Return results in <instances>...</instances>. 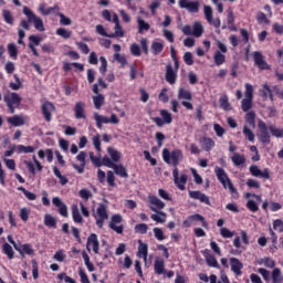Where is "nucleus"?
I'll list each match as a JSON object with an SVG mask.
<instances>
[{
  "label": "nucleus",
  "mask_w": 283,
  "mask_h": 283,
  "mask_svg": "<svg viewBox=\"0 0 283 283\" xmlns=\"http://www.w3.org/2000/svg\"><path fill=\"white\" fill-rule=\"evenodd\" d=\"M148 200H149V205H153L154 207L150 206V209L157 213V214H151L150 218L151 220H154V222H159L160 224H165L166 219H167V213L163 212V211H158L163 210V208L165 207V202H163V200L158 199V197L150 195L148 196Z\"/></svg>",
  "instance_id": "1"
},
{
  "label": "nucleus",
  "mask_w": 283,
  "mask_h": 283,
  "mask_svg": "<svg viewBox=\"0 0 283 283\" xmlns=\"http://www.w3.org/2000/svg\"><path fill=\"white\" fill-rule=\"evenodd\" d=\"M161 156L164 163H166V165H172L175 169H178V166L180 165V163H182L185 158V154H182V150L180 148H176L171 151L168 148H164Z\"/></svg>",
  "instance_id": "2"
},
{
  "label": "nucleus",
  "mask_w": 283,
  "mask_h": 283,
  "mask_svg": "<svg viewBox=\"0 0 283 283\" xmlns=\"http://www.w3.org/2000/svg\"><path fill=\"white\" fill-rule=\"evenodd\" d=\"M214 174L217 176V180L222 185L223 189H229L232 196H238V189L233 186L231 178L223 168L216 167Z\"/></svg>",
  "instance_id": "3"
},
{
  "label": "nucleus",
  "mask_w": 283,
  "mask_h": 283,
  "mask_svg": "<svg viewBox=\"0 0 283 283\" xmlns=\"http://www.w3.org/2000/svg\"><path fill=\"white\" fill-rule=\"evenodd\" d=\"M23 14L28 18L29 23H33L38 32H45V24H43V19L39 18L30 8L23 7Z\"/></svg>",
  "instance_id": "4"
},
{
  "label": "nucleus",
  "mask_w": 283,
  "mask_h": 283,
  "mask_svg": "<svg viewBox=\"0 0 283 283\" xmlns=\"http://www.w3.org/2000/svg\"><path fill=\"white\" fill-rule=\"evenodd\" d=\"M259 133L256 134L258 139L262 145H271V133H269V127L264 120H259L258 123Z\"/></svg>",
  "instance_id": "5"
},
{
  "label": "nucleus",
  "mask_w": 283,
  "mask_h": 283,
  "mask_svg": "<svg viewBox=\"0 0 283 283\" xmlns=\"http://www.w3.org/2000/svg\"><path fill=\"white\" fill-rule=\"evenodd\" d=\"M3 101L10 112V114H14L15 107H19L21 105V96H19L17 93H8L3 96Z\"/></svg>",
  "instance_id": "6"
},
{
  "label": "nucleus",
  "mask_w": 283,
  "mask_h": 283,
  "mask_svg": "<svg viewBox=\"0 0 283 283\" xmlns=\"http://www.w3.org/2000/svg\"><path fill=\"white\" fill-rule=\"evenodd\" d=\"M178 6L181 10L190 12V14H198V12H200L199 1L178 0Z\"/></svg>",
  "instance_id": "7"
},
{
  "label": "nucleus",
  "mask_w": 283,
  "mask_h": 283,
  "mask_svg": "<svg viewBox=\"0 0 283 283\" xmlns=\"http://www.w3.org/2000/svg\"><path fill=\"white\" fill-rule=\"evenodd\" d=\"M161 117H153L151 120L157 125V127H164L165 125H171L174 123V117L171 113L167 109L160 111Z\"/></svg>",
  "instance_id": "8"
},
{
  "label": "nucleus",
  "mask_w": 283,
  "mask_h": 283,
  "mask_svg": "<svg viewBox=\"0 0 283 283\" xmlns=\"http://www.w3.org/2000/svg\"><path fill=\"white\" fill-rule=\"evenodd\" d=\"M41 112L44 120L46 123H52V114L56 112V106H54V103L45 101L41 106Z\"/></svg>",
  "instance_id": "9"
},
{
  "label": "nucleus",
  "mask_w": 283,
  "mask_h": 283,
  "mask_svg": "<svg viewBox=\"0 0 283 283\" xmlns=\"http://www.w3.org/2000/svg\"><path fill=\"white\" fill-rule=\"evenodd\" d=\"M97 219H96V227L98 229H103V224H105V220H108L109 214L107 213V206L105 203H99L96 210Z\"/></svg>",
  "instance_id": "10"
},
{
  "label": "nucleus",
  "mask_w": 283,
  "mask_h": 283,
  "mask_svg": "<svg viewBox=\"0 0 283 283\" xmlns=\"http://www.w3.org/2000/svg\"><path fill=\"white\" fill-rule=\"evenodd\" d=\"M188 196L192 200H199V202H201L202 205H207L208 207H211V200L209 199V196H207L200 190H189Z\"/></svg>",
  "instance_id": "11"
},
{
  "label": "nucleus",
  "mask_w": 283,
  "mask_h": 283,
  "mask_svg": "<svg viewBox=\"0 0 283 283\" xmlns=\"http://www.w3.org/2000/svg\"><path fill=\"white\" fill-rule=\"evenodd\" d=\"M251 176L254 178H264V180H271V172L269 168H264L263 171L256 165H252L249 168Z\"/></svg>",
  "instance_id": "12"
},
{
  "label": "nucleus",
  "mask_w": 283,
  "mask_h": 283,
  "mask_svg": "<svg viewBox=\"0 0 283 283\" xmlns=\"http://www.w3.org/2000/svg\"><path fill=\"white\" fill-rule=\"evenodd\" d=\"M172 178H174V182H175L177 189H179L180 191H185V189H186L185 185H187V175L182 174L179 177L178 168H175L172 170Z\"/></svg>",
  "instance_id": "13"
},
{
  "label": "nucleus",
  "mask_w": 283,
  "mask_h": 283,
  "mask_svg": "<svg viewBox=\"0 0 283 283\" xmlns=\"http://www.w3.org/2000/svg\"><path fill=\"white\" fill-rule=\"evenodd\" d=\"M90 247H92L95 255H98L101 251V243L98 242V235H96V233H91L90 237L87 238L86 249L88 252L92 251Z\"/></svg>",
  "instance_id": "14"
},
{
  "label": "nucleus",
  "mask_w": 283,
  "mask_h": 283,
  "mask_svg": "<svg viewBox=\"0 0 283 283\" xmlns=\"http://www.w3.org/2000/svg\"><path fill=\"white\" fill-rule=\"evenodd\" d=\"M123 222V216L120 214H113L111 218V222L108 224L109 229H112V231H115V233H123V231L125 230L124 226H116V224H120Z\"/></svg>",
  "instance_id": "15"
},
{
  "label": "nucleus",
  "mask_w": 283,
  "mask_h": 283,
  "mask_svg": "<svg viewBox=\"0 0 283 283\" xmlns=\"http://www.w3.org/2000/svg\"><path fill=\"white\" fill-rule=\"evenodd\" d=\"M253 61L259 70H271V65L264 61V55H262V52L255 51L253 53Z\"/></svg>",
  "instance_id": "16"
},
{
  "label": "nucleus",
  "mask_w": 283,
  "mask_h": 283,
  "mask_svg": "<svg viewBox=\"0 0 283 283\" xmlns=\"http://www.w3.org/2000/svg\"><path fill=\"white\" fill-rule=\"evenodd\" d=\"M230 266H231L232 273H234V275L237 277L242 276V269H244V263H242L240 261V259H238V258H230Z\"/></svg>",
  "instance_id": "17"
},
{
  "label": "nucleus",
  "mask_w": 283,
  "mask_h": 283,
  "mask_svg": "<svg viewBox=\"0 0 283 283\" xmlns=\"http://www.w3.org/2000/svg\"><path fill=\"white\" fill-rule=\"evenodd\" d=\"M165 78L169 85H176V81H178V72L174 70L171 64L166 66V75Z\"/></svg>",
  "instance_id": "18"
},
{
  "label": "nucleus",
  "mask_w": 283,
  "mask_h": 283,
  "mask_svg": "<svg viewBox=\"0 0 283 283\" xmlns=\"http://www.w3.org/2000/svg\"><path fill=\"white\" fill-rule=\"evenodd\" d=\"M85 158H87V153L85 151H80V154L76 156V160L81 164H73V169H76L77 174L85 172Z\"/></svg>",
  "instance_id": "19"
},
{
  "label": "nucleus",
  "mask_w": 283,
  "mask_h": 283,
  "mask_svg": "<svg viewBox=\"0 0 283 283\" xmlns=\"http://www.w3.org/2000/svg\"><path fill=\"white\" fill-rule=\"evenodd\" d=\"M259 96L263 101H273V90H271V86L269 84H263L262 87L259 90Z\"/></svg>",
  "instance_id": "20"
},
{
  "label": "nucleus",
  "mask_w": 283,
  "mask_h": 283,
  "mask_svg": "<svg viewBox=\"0 0 283 283\" xmlns=\"http://www.w3.org/2000/svg\"><path fill=\"white\" fill-rule=\"evenodd\" d=\"M74 113H75V118L77 120H81V118H87V116L85 115V103L77 102L74 106Z\"/></svg>",
  "instance_id": "21"
},
{
  "label": "nucleus",
  "mask_w": 283,
  "mask_h": 283,
  "mask_svg": "<svg viewBox=\"0 0 283 283\" xmlns=\"http://www.w3.org/2000/svg\"><path fill=\"white\" fill-rule=\"evenodd\" d=\"M7 123L13 127H21L25 125V119L21 115H13L12 117H8Z\"/></svg>",
  "instance_id": "22"
},
{
  "label": "nucleus",
  "mask_w": 283,
  "mask_h": 283,
  "mask_svg": "<svg viewBox=\"0 0 283 283\" xmlns=\"http://www.w3.org/2000/svg\"><path fill=\"white\" fill-rule=\"evenodd\" d=\"M200 143L205 151H211L216 147V142L211 137H201Z\"/></svg>",
  "instance_id": "23"
},
{
  "label": "nucleus",
  "mask_w": 283,
  "mask_h": 283,
  "mask_svg": "<svg viewBox=\"0 0 283 283\" xmlns=\"http://www.w3.org/2000/svg\"><path fill=\"white\" fill-rule=\"evenodd\" d=\"M71 211H72L73 222H75V224H83V216H81V211L78 210V206L73 205L71 207Z\"/></svg>",
  "instance_id": "24"
},
{
  "label": "nucleus",
  "mask_w": 283,
  "mask_h": 283,
  "mask_svg": "<svg viewBox=\"0 0 283 283\" xmlns=\"http://www.w3.org/2000/svg\"><path fill=\"white\" fill-rule=\"evenodd\" d=\"M177 98L179 101H193V95L191 94V91L179 87Z\"/></svg>",
  "instance_id": "25"
},
{
  "label": "nucleus",
  "mask_w": 283,
  "mask_h": 283,
  "mask_svg": "<svg viewBox=\"0 0 283 283\" xmlns=\"http://www.w3.org/2000/svg\"><path fill=\"white\" fill-rule=\"evenodd\" d=\"M94 119H95L97 129H103V125H108L109 123L108 117L99 115L98 113H94Z\"/></svg>",
  "instance_id": "26"
},
{
  "label": "nucleus",
  "mask_w": 283,
  "mask_h": 283,
  "mask_svg": "<svg viewBox=\"0 0 283 283\" xmlns=\"http://www.w3.org/2000/svg\"><path fill=\"white\" fill-rule=\"evenodd\" d=\"M231 160L234 167H242V165L247 163V157H244V155H240V153H234V155L231 157Z\"/></svg>",
  "instance_id": "27"
},
{
  "label": "nucleus",
  "mask_w": 283,
  "mask_h": 283,
  "mask_svg": "<svg viewBox=\"0 0 283 283\" xmlns=\"http://www.w3.org/2000/svg\"><path fill=\"white\" fill-rule=\"evenodd\" d=\"M113 169L116 176H119L120 178H129V174H127V168H125V166L120 164L119 165L115 164V166H113Z\"/></svg>",
  "instance_id": "28"
},
{
  "label": "nucleus",
  "mask_w": 283,
  "mask_h": 283,
  "mask_svg": "<svg viewBox=\"0 0 283 283\" xmlns=\"http://www.w3.org/2000/svg\"><path fill=\"white\" fill-rule=\"evenodd\" d=\"M139 242V247H138V252L137 255L138 258H144V260H147V255L149 253V248L147 245V243H143V241H138Z\"/></svg>",
  "instance_id": "29"
},
{
  "label": "nucleus",
  "mask_w": 283,
  "mask_h": 283,
  "mask_svg": "<svg viewBox=\"0 0 283 283\" xmlns=\"http://www.w3.org/2000/svg\"><path fill=\"white\" fill-rule=\"evenodd\" d=\"M82 258L84 260V264L87 271H90V273H94L95 268H94V263H92V261L90 260V254H87L86 251H82Z\"/></svg>",
  "instance_id": "30"
},
{
  "label": "nucleus",
  "mask_w": 283,
  "mask_h": 283,
  "mask_svg": "<svg viewBox=\"0 0 283 283\" xmlns=\"http://www.w3.org/2000/svg\"><path fill=\"white\" fill-rule=\"evenodd\" d=\"M154 266H155V273H156L157 275H163V273H166V271H165V260H163V259H157V260L155 261Z\"/></svg>",
  "instance_id": "31"
},
{
  "label": "nucleus",
  "mask_w": 283,
  "mask_h": 283,
  "mask_svg": "<svg viewBox=\"0 0 283 283\" xmlns=\"http://www.w3.org/2000/svg\"><path fill=\"white\" fill-rule=\"evenodd\" d=\"M93 103L95 109H101L105 105V96L98 93L96 96H93Z\"/></svg>",
  "instance_id": "32"
},
{
  "label": "nucleus",
  "mask_w": 283,
  "mask_h": 283,
  "mask_svg": "<svg viewBox=\"0 0 283 283\" xmlns=\"http://www.w3.org/2000/svg\"><path fill=\"white\" fill-rule=\"evenodd\" d=\"M137 23H138V33L139 34H143V32L149 31V29L151 28V25H149V23H147L140 17L137 18Z\"/></svg>",
  "instance_id": "33"
},
{
  "label": "nucleus",
  "mask_w": 283,
  "mask_h": 283,
  "mask_svg": "<svg viewBox=\"0 0 283 283\" xmlns=\"http://www.w3.org/2000/svg\"><path fill=\"white\" fill-rule=\"evenodd\" d=\"M107 154L113 163H118V160H120V151L116 150L114 147H108Z\"/></svg>",
  "instance_id": "34"
},
{
  "label": "nucleus",
  "mask_w": 283,
  "mask_h": 283,
  "mask_svg": "<svg viewBox=\"0 0 283 283\" xmlns=\"http://www.w3.org/2000/svg\"><path fill=\"white\" fill-rule=\"evenodd\" d=\"M190 220H192V222H201L203 229H207L209 227L207 219H205L200 213L191 214Z\"/></svg>",
  "instance_id": "35"
},
{
  "label": "nucleus",
  "mask_w": 283,
  "mask_h": 283,
  "mask_svg": "<svg viewBox=\"0 0 283 283\" xmlns=\"http://www.w3.org/2000/svg\"><path fill=\"white\" fill-rule=\"evenodd\" d=\"M2 253H4V255L8 256L9 260L14 259V250L12 249V245H10V243H3Z\"/></svg>",
  "instance_id": "36"
},
{
  "label": "nucleus",
  "mask_w": 283,
  "mask_h": 283,
  "mask_svg": "<svg viewBox=\"0 0 283 283\" xmlns=\"http://www.w3.org/2000/svg\"><path fill=\"white\" fill-rule=\"evenodd\" d=\"M219 103H220V107H221V109H223V112H231V109H232L231 103H229V97L227 95L220 97Z\"/></svg>",
  "instance_id": "37"
},
{
  "label": "nucleus",
  "mask_w": 283,
  "mask_h": 283,
  "mask_svg": "<svg viewBox=\"0 0 283 283\" xmlns=\"http://www.w3.org/2000/svg\"><path fill=\"white\" fill-rule=\"evenodd\" d=\"M20 249L22 251V254H20L22 258H25V254L34 255V249H32V244L30 243L22 244Z\"/></svg>",
  "instance_id": "38"
},
{
  "label": "nucleus",
  "mask_w": 283,
  "mask_h": 283,
  "mask_svg": "<svg viewBox=\"0 0 283 283\" xmlns=\"http://www.w3.org/2000/svg\"><path fill=\"white\" fill-rule=\"evenodd\" d=\"M272 281H273V283H282L283 282L282 270H280V268H275L272 271Z\"/></svg>",
  "instance_id": "39"
},
{
  "label": "nucleus",
  "mask_w": 283,
  "mask_h": 283,
  "mask_svg": "<svg viewBox=\"0 0 283 283\" xmlns=\"http://www.w3.org/2000/svg\"><path fill=\"white\" fill-rule=\"evenodd\" d=\"M242 112H249L253 108V99L244 97L241 101Z\"/></svg>",
  "instance_id": "40"
},
{
  "label": "nucleus",
  "mask_w": 283,
  "mask_h": 283,
  "mask_svg": "<svg viewBox=\"0 0 283 283\" xmlns=\"http://www.w3.org/2000/svg\"><path fill=\"white\" fill-rule=\"evenodd\" d=\"M245 123L250 126V127H255V112L250 111L245 114Z\"/></svg>",
  "instance_id": "41"
},
{
  "label": "nucleus",
  "mask_w": 283,
  "mask_h": 283,
  "mask_svg": "<svg viewBox=\"0 0 283 283\" xmlns=\"http://www.w3.org/2000/svg\"><path fill=\"white\" fill-rule=\"evenodd\" d=\"M202 32H205L202 24L200 22H195L192 27V36H202Z\"/></svg>",
  "instance_id": "42"
},
{
  "label": "nucleus",
  "mask_w": 283,
  "mask_h": 283,
  "mask_svg": "<svg viewBox=\"0 0 283 283\" xmlns=\"http://www.w3.org/2000/svg\"><path fill=\"white\" fill-rule=\"evenodd\" d=\"M116 36H119V39H123V36H125V31H123V27L120 24H115V32L111 33V35H108V39H116Z\"/></svg>",
  "instance_id": "43"
},
{
  "label": "nucleus",
  "mask_w": 283,
  "mask_h": 283,
  "mask_svg": "<svg viewBox=\"0 0 283 283\" xmlns=\"http://www.w3.org/2000/svg\"><path fill=\"white\" fill-rule=\"evenodd\" d=\"M243 135L245 136V138H248V140L250 143H254L255 142V134L247 125L243 126Z\"/></svg>",
  "instance_id": "44"
},
{
  "label": "nucleus",
  "mask_w": 283,
  "mask_h": 283,
  "mask_svg": "<svg viewBox=\"0 0 283 283\" xmlns=\"http://www.w3.org/2000/svg\"><path fill=\"white\" fill-rule=\"evenodd\" d=\"M151 50L153 54L155 56H158V54L163 53V50H165V45L160 42H153Z\"/></svg>",
  "instance_id": "45"
},
{
  "label": "nucleus",
  "mask_w": 283,
  "mask_h": 283,
  "mask_svg": "<svg viewBox=\"0 0 283 283\" xmlns=\"http://www.w3.org/2000/svg\"><path fill=\"white\" fill-rule=\"evenodd\" d=\"M17 153L18 154H34V147L33 146L18 145L17 146Z\"/></svg>",
  "instance_id": "46"
},
{
  "label": "nucleus",
  "mask_w": 283,
  "mask_h": 283,
  "mask_svg": "<svg viewBox=\"0 0 283 283\" xmlns=\"http://www.w3.org/2000/svg\"><path fill=\"white\" fill-rule=\"evenodd\" d=\"M247 209L251 211L252 213H258L260 211V207L253 199H249L245 205Z\"/></svg>",
  "instance_id": "47"
},
{
  "label": "nucleus",
  "mask_w": 283,
  "mask_h": 283,
  "mask_svg": "<svg viewBox=\"0 0 283 283\" xmlns=\"http://www.w3.org/2000/svg\"><path fill=\"white\" fill-rule=\"evenodd\" d=\"M269 130L274 138H283V128H277L274 125L269 126Z\"/></svg>",
  "instance_id": "48"
},
{
  "label": "nucleus",
  "mask_w": 283,
  "mask_h": 283,
  "mask_svg": "<svg viewBox=\"0 0 283 283\" xmlns=\"http://www.w3.org/2000/svg\"><path fill=\"white\" fill-rule=\"evenodd\" d=\"M44 224L45 227H52L53 229H56V219L52 217V214H45Z\"/></svg>",
  "instance_id": "49"
},
{
  "label": "nucleus",
  "mask_w": 283,
  "mask_h": 283,
  "mask_svg": "<svg viewBox=\"0 0 283 283\" xmlns=\"http://www.w3.org/2000/svg\"><path fill=\"white\" fill-rule=\"evenodd\" d=\"M135 233H140V235H145L147 231H149V227L146 223H138L134 228Z\"/></svg>",
  "instance_id": "50"
},
{
  "label": "nucleus",
  "mask_w": 283,
  "mask_h": 283,
  "mask_svg": "<svg viewBox=\"0 0 283 283\" xmlns=\"http://www.w3.org/2000/svg\"><path fill=\"white\" fill-rule=\"evenodd\" d=\"M98 87H102L103 90H107V83H105V81L103 80V77H99L97 80V84L93 85V92L94 94H98L99 90Z\"/></svg>",
  "instance_id": "51"
},
{
  "label": "nucleus",
  "mask_w": 283,
  "mask_h": 283,
  "mask_svg": "<svg viewBox=\"0 0 283 283\" xmlns=\"http://www.w3.org/2000/svg\"><path fill=\"white\" fill-rule=\"evenodd\" d=\"M2 17H3L6 23H8L9 25L14 24V17H12V12H10V10H3Z\"/></svg>",
  "instance_id": "52"
},
{
  "label": "nucleus",
  "mask_w": 283,
  "mask_h": 283,
  "mask_svg": "<svg viewBox=\"0 0 283 283\" xmlns=\"http://www.w3.org/2000/svg\"><path fill=\"white\" fill-rule=\"evenodd\" d=\"M8 52L11 59H17V56H19V50H17V44L14 43L8 44Z\"/></svg>",
  "instance_id": "53"
},
{
  "label": "nucleus",
  "mask_w": 283,
  "mask_h": 283,
  "mask_svg": "<svg viewBox=\"0 0 283 283\" xmlns=\"http://www.w3.org/2000/svg\"><path fill=\"white\" fill-rule=\"evenodd\" d=\"M206 262L208 266H211L212 269H220V264H218V260L213 255H208Z\"/></svg>",
  "instance_id": "54"
},
{
  "label": "nucleus",
  "mask_w": 283,
  "mask_h": 283,
  "mask_svg": "<svg viewBox=\"0 0 283 283\" xmlns=\"http://www.w3.org/2000/svg\"><path fill=\"white\" fill-rule=\"evenodd\" d=\"M106 180L108 187H116V176H114V171L108 170L106 174Z\"/></svg>",
  "instance_id": "55"
},
{
  "label": "nucleus",
  "mask_w": 283,
  "mask_h": 283,
  "mask_svg": "<svg viewBox=\"0 0 283 283\" xmlns=\"http://www.w3.org/2000/svg\"><path fill=\"white\" fill-rule=\"evenodd\" d=\"M256 21L261 25L262 23H264L265 25H269V23H271V20H269V18H266V14L262 11L256 14Z\"/></svg>",
  "instance_id": "56"
},
{
  "label": "nucleus",
  "mask_w": 283,
  "mask_h": 283,
  "mask_svg": "<svg viewBox=\"0 0 283 283\" xmlns=\"http://www.w3.org/2000/svg\"><path fill=\"white\" fill-rule=\"evenodd\" d=\"M213 59H214L216 65H222L224 63V61H227V57L220 51H217L214 53Z\"/></svg>",
  "instance_id": "57"
},
{
  "label": "nucleus",
  "mask_w": 283,
  "mask_h": 283,
  "mask_svg": "<svg viewBox=\"0 0 283 283\" xmlns=\"http://www.w3.org/2000/svg\"><path fill=\"white\" fill-rule=\"evenodd\" d=\"M78 196L84 202H87V200L92 198V191L87 190V188H84L78 191Z\"/></svg>",
  "instance_id": "58"
},
{
  "label": "nucleus",
  "mask_w": 283,
  "mask_h": 283,
  "mask_svg": "<svg viewBox=\"0 0 283 283\" xmlns=\"http://www.w3.org/2000/svg\"><path fill=\"white\" fill-rule=\"evenodd\" d=\"M66 258H67V255L65 254V251H63V250H57L55 252V254L53 255V260H55L56 262H65Z\"/></svg>",
  "instance_id": "59"
},
{
  "label": "nucleus",
  "mask_w": 283,
  "mask_h": 283,
  "mask_svg": "<svg viewBox=\"0 0 283 283\" xmlns=\"http://www.w3.org/2000/svg\"><path fill=\"white\" fill-rule=\"evenodd\" d=\"M57 36H62V39H70L72 36V31H67V29L60 28L56 30Z\"/></svg>",
  "instance_id": "60"
},
{
  "label": "nucleus",
  "mask_w": 283,
  "mask_h": 283,
  "mask_svg": "<svg viewBox=\"0 0 283 283\" xmlns=\"http://www.w3.org/2000/svg\"><path fill=\"white\" fill-rule=\"evenodd\" d=\"M262 263L264 264V266H266L268 269H275V260L265 256L262 259Z\"/></svg>",
  "instance_id": "61"
},
{
  "label": "nucleus",
  "mask_w": 283,
  "mask_h": 283,
  "mask_svg": "<svg viewBox=\"0 0 283 283\" xmlns=\"http://www.w3.org/2000/svg\"><path fill=\"white\" fill-rule=\"evenodd\" d=\"M272 32H275V34H279L280 36H282V34H283V24H280L279 22L273 23Z\"/></svg>",
  "instance_id": "62"
},
{
  "label": "nucleus",
  "mask_w": 283,
  "mask_h": 283,
  "mask_svg": "<svg viewBox=\"0 0 283 283\" xmlns=\"http://www.w3.org/2000/svg\"><path fill=\"white\" fill-rule=\"evenodd\" d=\"M244 95H245V98H250L253 101V85H251L249 83L245 84Z\"/></svg>",
  "instance_id": "63"
},
{
  "label": "nucleus",
  "mask_w": 283,
  "mask_h": 283,
  "mask_svg": "<svg viewBox=\"0 0 283 283\" xmlns=\"http://www.w3.org/2000/svg\"><path fill=\"white\" fill-rule=\"evenodd\" d=\"M130 54L133 56H140V46L137 43L130 45Z\"/></svg>",
  "instance_id": "64"
}]
</instances>
